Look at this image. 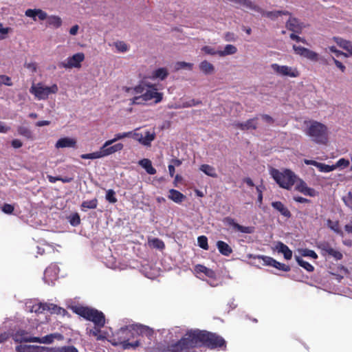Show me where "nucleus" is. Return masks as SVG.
Masks as SVG:
<instances>
[{
	"mask_svg": "<svg viewBox=\"0 0 352 352\" xmlns=\"http://www.w3.org/2000/svg\"><path fill=\"white\" fill-rule=\"evenodd\" d=\"M139 164L143 167L147 173L154 175L156 173V169L152 166L151 161L148 159H143L140 160Z\"/></svg>",
	"mask_w": 352,
	"mask_h": 352,
	"instance_id": "32",
	"label": "nucleus"
},
{
	"mask_svg": "<svg viewBox=\"0 0 352 352\" xmlns=\"http://www.w3.org/2000/svg\"><path fill=\"white\" fill-rule=\"evenodd\" d=\"M293 50L296 54L303 56L311 61L317 62L319 60L318 54L308 48L294 45Z\"/></svg>",
	"mask_w": 352,
	"mask_h": 352,
	"instance_id": "14",
	"label": "nucleus"
},
{
	"mask_svg": "<svg viewBox=\"0 0 352 352\" xmlns=\"http://www.w3.org/2000/svg\"><path fill=\"white\" fill-rule=\"evenodd\" d=\"M98 206V200L96 198L93 199L91 200L84 201L81 207L87 209H95Z\"/></svg>",
	"mask_w": 352,
	"mask_h": 352,
	"instance_id": "44",
	"label": "nucleus"
},
{
	"mask_svg": "<svg viewBox=\"0 0 352 352\" xmlns=\"http://www.w3.org/2000/svg\"><path fill=\"white\" fill-rule=\"evenodd\" d=\"M76 140L74 138H60L56 143V148H66V147H75Z\"/></svg>",
	"mask_w": 352,
	"mask_h": 352,
	"instance_id": "26",
	"label": "nucleus"
},
{
	"mask_svg": "<svg viewBox=\"0 0 352 352\" xmlns=\"http://www.w3.org/2000/svg\"><path fill=\"white\" fill-rule=\"evenodd\" d=\"M273 267L279 270H282V271L286 272L290 271V267L289 265H285L282 263H280V262L277 261L276 260Z\"/></svg>",
	"mask_w": 352,
	"mask_h": 352,
	"instance_id": "53",
	"label": "nucleus"
},
{
	"mask_svg": "<svg viewBox=\"0 0 352 352\" xmlns=\"http://www.w3.org/2000/svg\"><path fill=\"white\" fill-rule=\"evenodd\" d=\"M270 175L280 188L287 190L291 189L296 181V175L289 169L280 171L272 168L270 170Z\"/></svg>",
	"mask_w": 352,
	"mask_h": 352,
	"instance_id": "6",
	"label": "nucleus"
},
{
	"mask_svg": "<svg viewBox=\"0 0 352 352\" xmlns=\"http://www.w3.org/2000/svg\"><path fill=\"white\" fill-rule=\"evenodd\" d=\"M74 312L80 316L85 318L89 321H91L96 326L103 327L105 324V317L102 312L97 309L89 308L87 307H74Z\"/></svg>",
	"mask_w": 352,
	"mask_h": 352,
	"instance_id": "5",
	"label": "nucleus"
},
{
	"mask_svg": "<svg viewBox=\"0 0 352 352\" xmlns=\"http://www.w3.org/2000/svg\"><path fill=\"white\" fill-rule=\"evenodd\" d=\"M148 85V83L142 81L140 83H139L134 87H126L124 88V90L127 93H131L132 94L140 96L144 94Z\"/></svg>",
	"mask_w": 352,
	"mask_h": 352,
	"instance_id": "21",
	"label": "nucleus"
},
{
	"mask_svg": "<svg viewBox=\"0 0 352 352\" xmlns=\"http://www.w3.org/2000/svg\"><path fill=\"white\" fill-rule=\"evenodd\" d=\"M40 347L26 344H20L16 346V352H39Z\"/></svg>",
	"mask_w": 352,
	"mask_h": 352,
	"instance_id": "35",
	"label": "nucleus"
},
{
	"mask_svg": "<svg viewBox=\"0 0 352 352\" xmlns=\"http://www.w3.org/2000/svg\"><path fill=\"white\" fill-rule=\"evenodd\" d=\"M25 15L32 18L34 21H36V16L41 21L47 19V25L54 28H60L63 23L60 16L56 15L47 16V14L41 9H28L25 12Z\"/></svg>",
	"mask_w": 352,
	"mask_h": 352,
	"instance_id": "7",
	"label": "nucleus"
},
{
	"mask_svg": "<svg viewBox=\"0 0 352 352\" xmlns=\"http://www.w3.org/2000/svg\"><path fill=\"white\" fill-rule=\"evenodd\" d=\"M197 329H191L177 342L168 346L170 352H192L195 348L199 346Z\"/></svg>",
	"mask_w": 352,
	"mask_h": 352,
	"instance_id": "2",
	"label": "nucleus"
},
{
	"mask_svg": "<svg viewBox=\"0 0 352 352\" xmlns=\"http://www.w3.org/2000/svg\"><path fill=\"white\" fill-rule=\"evenodd\" d=\"M257 120H258V118L255 117V118L248 120L245 122H238V123L235 124V126L236 128H238L242 131H245V130H249V129L256 130L257 129V125H258Z\"/></svg>",
	"mask_w": 352,
	"mask_h": 352,
	"instance_id": "19",
	"label": "nucleus"
},
{
	"mask_svg": "<svg viewBox=\"0 0 352 352\" xmlns=\"http://www.w3.org/2000/svg\"><path fill=\"white\" fill-rule=\"evenodd\" d=\"M47 311L52 314H56L62 316H70L66 309L54 303L47 302Z\"/></svg>",
	"mask_w": 352,
	"mask_h": 352,
	"instance_id": "22",
	"label": "nucleus"
},
{
	"mask_svg": "<svg viewBox=\"0 0 352 352\" xmlns=\"http://www.w3.org/2000/svg\"><path fill=\"white\" fill-rule=\"evenodd\" d=\"M52 352H78V351L74 346H65L53 349Z\"/></svg>",
	"mask_w": 352,
	"mask_h": 352,
	"instance_id": "45",
	"label": "nucleus"
},
{
	"mask_svg": "<svg viewBox=\"0 0 352 352\" xmlns=\"http://www.w3.org/2000/svg\"><path fill=\"white\" fill-rule=\"evenodd\" d=\"M47 311V302H38L33 305L30 309L31 312L37 314H43Z\"/></svg>",
	"mask_w": 352,
	"mask_h": 352,
	"instance_id": "39",
	"label": "nucleus"
},
{
	"mask_svg": "<svg viewBox=\"0 0 352 352\" xmlns=\"http://www.w3.org/2000/svg\"><path fill=\"white\" fill-rule=\"evenodd\" d=\"M54 334L47 335L43 337H35L32 336L30 332L25 330L19 329L12 335V338L15 342H38L50 344L54 341Z\"/></svg>",
	"mask_w": 352,
	"mask_h": 352,
	"instance_id": "8",
	"label": "nucleus"
},
{
	"mask_svg": "<svg viewBox=\"0 0 352 352\" xmlns=\"http://www.w3.org/2000/svg\"><path fill=\"white\" fill-rule=\"evenodd\" d=\"M197 242L199 246L205 250H208L209 249L208 243V238L206 236H200L197 238Z\"/></svg>",
	"mask_w": 352,
	"mask_h": 352,
	"instance_id": "47",
	"label": "nucleus"
},
{
	"mask_svg": "<svg viewBox=\"0 0 352 352\" xmlns=\"http://www.w3.org/2000/svg\"><path fill=\"white\" fill-rule=\"evenodd\" d=\"M272 206L278 211L281 215L289 218L292 216V214L289 209L281 202L279 201H273L272 203Z\"/></svg>",
	"mask_w": 352,
	"mask_h": 352,
	"instance_id": "25",
	"label": "nucleus"
},
{
	"mask_svg": "<svg viewBox=\"0 0 352 352\" xmlns=\"http://www.w3.org/2000/svg\"><path fill=\"white\" fill-rule=\"evenodd\" d=\"M152 245L157 249L162 250L165 248L164 243L160 239L155 238L151 241Z\"/></svg>",
	"mask_w": 352,
	"mask_h": 352,
	"instance_id": "52",
	"label": "nucleus"
},
{
	"mask_svg": "<svg viewBox=\"0 0 352 352\" xmlns=\"http://www.w3.org/2000/svg\"><path fill=\"white\" fill-rule=\"evenodd\" d=\"M296 261L300 267H303L307 272H311L314 270V267L311 264L304 261L300 257L296 256Z\"/></svg>",
	"mask_w": 352,
	"mask_h": 352,
	"instance_id": "42",
	"label": "nucleus"
},
{
	"mask_svg": "<svg viewBox=\"0 0 352 352\" xmlns=\"http://www.w3.org/2000/svg\"><path fill=\"white\" fill-rule=\"evenodd\" d=\"M336 165L337 166L346 168L349 166V161L348 160H345L344 158H341L337 162Z\"/></svg>",
	"mask_w": 352,
	"mask_h": 352,
	"instance_id": "62",
	"label": "nucleus"
},
{
	"mask_svg": "<svg viewBox=\"0 0 352 352\" xmlns=\"http://www.w3.org/2000/svg\"><path fill=\"white\" fill-rule=\"evenodd\" d=\"M193 68V64L190 63H186L184 61H179L175 64V69L179 70L182 69H188V70H192Z\"/></svg>",
	"mask_w": 352,
	"mask_h": 352,
	"instance_id": "46",
	"label": "nucleus"
},
{
	"mask_svg": "<svg viewBox=\"0 0 352 352\" xmlns=\"http://www.w3.org/2000/svg\"><path fill=\"white\" fill-rule=\"evenodd\" d=\"M272 69L277 74L289 77H297L299 73L296 69H292L287 65H279L274 63L271 65Z\"/></svg>",
	"mask_w": 352,
	"mask_h": 352,
	"instance_id": "15",
	"label": "nucleus"
},
{
	"mask_svg": "<svg viewBox=\"0 0 352 352\" xmlns=\"http://www.w3.org/2000/svg\"><path fill=\"white\" fill-rule=\"evenodd\" d=\"M201 51L204 52V53H206L207 54H210V55H216V54L219 55V51L215 50L214 48H213L210 46H208V45L204 46L201 48Z\"/></svg>",
	"mask_w": 352,
	"mask_h": 352,
	"instance_id": "55",
	"label": "nucleus"
},
{
	"mask_svg": "<svg viewBox=\"0 0 352 352\" xmlns=\"http://www.w3.org/2000/svg\"><path fill=\"white\" fill-rule=\"evenodd\" d=\"M261 117L265 122L268 124H272L274 122V118L267 114H262L261 115Z\"/></svg>",
	"mask_w": 352,
	"mask_h": 352,
	"instance_id": "64",
	"label": "nucleus"
},
{
	"mask_svg": "<svg viewBox=\"0 0 352 352\" xmlns=\"http://www.w3.org/2000/svg\"><path fill=\"white\" fill-rule=\"evenodd\" d=\"M163 94L157 91L155 85L148 83L145 92L142 95L135 96L131 99L132 104H144L146 102L154 100L155 103H159L162 100Z\"/></svg>",
	"mask_w": 352,
	"mask_h": 352,
	"instance_id": "9",
	"label": "nucleus"
},
{
	"mask_svg": "<svg viewBox=\"0 0 352 352\" xmlns=\"http://www.w3.org/2000/svg\"><path fill=\"white\" fill-rule=\"evenodd\" d=\"M296 190L305 195H308L310 197H314L316 195L315 190L314 188L308 187L305 182H304L301 179H298V183L296 186Z\"/></svg>",
	"mask_w": 352,
	"mask_h": 352,
	"instance_id": "18",
	"label": "nucleus"
},
{
	"mask_svg": "<svg viewBox=\"0 0 352 352\" xmlns=\"http://www.w3.org/2000/svg\"><path fill=\"white\" fill-rule=\"evenodd\" d=\"M223 223L231 226L234 230L245 234H252L255 231L254 226H243L235 222L232 217H227L223 220Z\"/></svg>",
	"mask_w": 352,
	"mask_h": 352,
	"instance_id": "13",
	"label": "nucleus"
},
{
	"mask_svg": "<svg viewBox=\"0 0 352 352\" xmlns=\"http://www.w3.org/2000/svg\"><path fill=\"white\" fill-rule=\"evenodd\" d=\"M248 258H258L263 261L265 265L274 266L276 260L272 257L265 256V255H253L249 254Z\"/></svg>",
	"mask_w": 352,
	"mask_h": 352,
	"instance_id": "33",
	"label": "nucleus"
},
{
	"mask_svg": "<svg viewBox=\"0 0 352 352\" xmlns=\"http://www.w3.org/2000/svg\"><path fill=\"white\" fill-rule=\"evenodd\" d=\"M116 47L119 51H120L122 52H124L128 50L127 45L124 42H122V41H120V42L117 43L116 44Z\"/></svg>",
	"mask_w": 352,
	"mask_h": 352,
	"instance_id": "59",
	"label": "nucleus"
},
{
	"mask_svg": "<svg viewBox=\"0 0 352 352\" xmlns=\"http://www.w3.org/2000/svg\"><path fill=\"white\" fill-rule=\"evenodd\" d=\"M199 169L208 176H210L213 178L217 177V174L216 173L215 168L210 165L202 164L200 166Z\"/></svg>",
	"mask_w": 352,
	"mask_h": 352,
	"instance_id": "34",
	"label": "nucleus"
},
{
	"mask_svg": "<svg viewBox=\"0 0 352 352\" xmlns=\"http://www.w3.org/2000/svg\"><path fill=\"white\" fill-rule=\"evenodd\" d=\"M133 134L131 131L129 132H124V133H120L115 135L114 138L106 141V145H111L116 141L132 136Z\"/></svg>",
	"mask_w": 352,
	"mask_h": 352,
	"instance_id": "37",
	"label": "nucleus"
},
{
	"mask_svg": "<svg viewBox=\"0 0 352 352\" xmlns=\"http://www.w3.org/2000/svg\"><path fill=\"white\" fill-rule=\"evenodd\" d=\"M306 133L317 144H326L328 142L327 127L317 121H310Z\"/></svg>",
	"mask_w": 352,
	"mask_h": 352,
	"instance_id": "4",
	"label": "nucleus"
},
{
	"mask_svg": "<svg viewBox=\"0 0 352 352\" xmlns=\"http://www.w3.org/2000/svg\"><path fill=\"white\" fill-rule=\"evenodd\" d=\"M14 206L9 204H4L2 207V210L6 214H12L14 211Z\"/></svg>",
	"mask_w": 352,
	"mask_h": 352,
	"instance_id": "58",
	"label": "nucleus"
},
{
	"mask_svg": "<svg viewBox=\"0 0 352 352\" xmlns=\"http://www.w3.org/2000/svg\"><path fill=\"white\" fill-rule=\"evenodd\" d=\"M18 134L26 138L28 140H32L33 135L32 131L27 127L19 126L17 128Z\"/></svg>",
	"mask_w": 352,
	"mask_h": 352,
	"instance_id": "43",
	"label": "nucleus"
},
{
	"mask_svg": "<svg viewBox=\"0 0 352 352\" xmlns=\"http://www.w3.org/2000/svg\"><path fill=\"white\" fill-rule=\"evenodd\" d=\"M131 329L137 334L142 336H146L151 340L154 336V331L151 327L142 324H131Z\"/></svg>",
	"mask_w": 352,
	"mask_h": 352,
	"instance_id": "16",
	"label": "nucleus"
},
{
	"mask_svg": "<svg viewBox=\"0 0 352 352\" xmlns=\"http://www.w3.org/2000/svg\"><path fill=\"white\" fill-rule=\"evenodd\" d=\"M329 50L331 52L334 53L336 57H339L340 56H344V57H348L347 54H346L340 50H337L335 46L329 47Z\"/></svg>",
	"mask_w": 352,
	"mask_h": 352,
	"instance_id": "57",
	"label": "nucleus"
},
{
	"mask_svg": "<svg viewBox=\"0 0 352 352\" xmlns=\"http://www.w3.org/2000/svg\"><path fill=\"white\" fill-rule=\"evenodd\" d=\"M85 59V54L82 52L76 53L72 56L68 57L63 61L58 63V67L60 69H72V68H80L81 67V63Z\"/></svg>",
	"mask_w": 352,
	"mask_h": 352,
	"instance_id": "11",
	"label": "nucleus"
},
{
	"mask_svg": "<svg viewBox=\"0 0 352 352\" xmlns=\"http://www.w3.org/2000/svg\"><path fill=\"white\" fill-rule=\"evenodd\" d=\"M318 168L321 172L329 173L334 170L333 166H329L322 163H318Z\"/></svg>",
	"mask_w": 352,
	"mask_h": 352,
	"instance_id": "50",
	"label": "nucleus"
},
{
	"mask_svg": "<svg viewBox=\"0 0 352 352\" xmlns=\"http://www.w3.org/2000/svg\"><path fill=\"white\" fill-rule=\"evenodd\" d=\"M12 86L13 85L11 78L6 75H0V86L1 85Z\"/></svg>",
	"mask_w": 352,
	"mask_h": 352,
	"instance_id": "49",
	"label": "nucleus"
},
{
	"mask_svg": "<svg viewBox=\"0 0 352 352\" xmlns=\"http://www.w3.org/2000/svg\"><path fill=\"white\" fill-rule=\"evenodd\" d=\"M290 38L296 41L297 42H301L305 44H307V41L304 38H301L299 36L295 34L294 33H292L289 36Z\"/></svg>",
	"mask_w": 352,
	"mask_h": 352,
	"instance_id": "61",
	"label": "nucleus"
},
{
	"mask_svg": "<svg viewBox=\"0 0 352 352\" xmlns=\"http://www.w3.org/2000/svg\"><path fill=\"white\" fill-rule=\"evenodd\" d=\"M201 71L205 74H210L213 73L214 67L212 64L207 60H204L199 64Z\"/></svg>",
	"mask_w": 352,
	"mask_h": 352,
	"instance_id": "36",
	"label": "nucleus"
},
{
	"mask_svg": "<svg viewBox=\"0 0 352 352\" xmlns=\"http://www.w3.org/2000/svg\"><path fill=\"white\" fill-rule=\"evenodd\" d=\"M202 103L200 100L192 99L189 101H186L183 103V107H191L194 106L199 105Z\"/></svg>",
	"mask_w": 352,
	"mask_h": 352,
	"instance_id": "56",
	"label": "nucleus"
},
{
	"mask_svg": "<svg viewBox=\"0 0 352 352\" xmlns=\"http://www.w3.org/2000/svg\"><path fill=\"white\" fill-rule=\"evenodd\" d=\"M276 249L279 252L283 254L284 257L287 260H289L292 257V250L283 243L278 242L276 245Z\"/></svg>",
	"mask_w": 352,
	"mask_h": 352,
	"instance_id": "31",
	"label": "nucleus"
},
{
	"mask_svg": "<svg viewBox=\"0 0 352 352\" xmlns=\"http://www.w3.org/2000/svg\"><path fill=\"white\" fill-rule=\"evenodd\" d=\"M195 271L197 274L203 273L207 277L210 278H216L215 272L213 270L208 268L203 265L198 264V265H195Z\"/></svg>",
	"mask_w": 352,
	"mask_h": 352,
	"instance_id": "27",
	"label": "nucleus"
},
{
	"mask_svg": "<svg viewBox=\"0 0 352 352\" xmlns=\"http://www.w3.org/2000/svg\"><path fill=\"white\" fill-rule=\"evenodd\" d=\"M80 157L84 160H87V159L94 160V159L104 157L102 147H100V148L98 151H96V152L91 153L82 154L80 155Z\"/></svg>",
	"mask_w": 352,
	"mask_h": 352,
	"instance_id": "41",
	"label": "nucleus"
},
{
	"mask_svg": "<svg viewBox=\"0 0 352 352\" xmlns=\"http://www.w3.org/2000/svg\"><path fill=\"white\" fill-rule=\"evenodd\" d=\"M133 137L144 146H151V143L154 140L155 135L153 133L146 131L144 135L139 133H134Z\"/></svg>",
	"mask_w": 352,
	"mask_h": 352,
	"instance_id": "17",
	"label": "nucleus"
},
{
	"mask_svg": "<svg viewBox=\"0 0 352 352\" xmlns=\"http://www.w3.org/2000/svg\"><path fill=\"white\" fill-rule=\"evenodd\" d=\"M69 223L73 226H76L80 224V219L78 213L73 214L69 217Z\"/></svg>",
	"mask_w": 352,
	"mask_h": 352,
	"instance_id": "54",
	"label": "nucleus"
},
{
	"mask_svg": "<svg viewBox=\"0 0 352 352\" xmlns=\"http://www.w3.org/2000/svg\"><path fill=\"white\" fill-rule=\"evenodd\" d=\"M217 248L219 252L223 256H229L232 253V248L223 241H218L217 242Z\"/></svg>",
	"mask_w": 352,
	"mask_h": 352,
	"instance_id": "29",
	"label": "nucleus"
},
{
	"mask_svg": "<svg viewBox=\"0 0 352 352\" xmlns=\"http://www.w3.org/2000/svg\"><path fill=\"white\" fill-rule=\"evenodd\" d=\"M317 248L320 250L321 254L324 256L333 257L336 261L342 259L343 255L340 251L333 248L327 241H320L317 243Z\"/></svg>",
	"mask_w": 352,
	"mask_h": 352,
	"instance_id": "12",
	"label": "nucleus"
},
{
	"mask_svg": "<svg viewBox=\"0 0 352 352\" xmlns=\"http://www.w3.org/2000/svg\"><path fill=\"white\" fill-rule=\"evenodd\" d=\"M335 42L342 49L346 50L348 52L350 48L352 46V42L349 41L344 40L342 38L334 37L333 38Z\"/></svg>",
	"mask_w": 352,
	"mask_h": 352,
	"instance_id": "38",
	"label": "nucleus"
},
{
	"mask_svg": "<svg viewBox=\"0 0 352 352\" xmlns=\"http://www.w3.org/2000/svg\"><path fill=\"white\" fill-rule=\"evenodd\" d=\"M101 328L99 326H96L94 327V329H90L89 331V336H93L94 337L97 336L100 333H101Z\"/></svg>",
	"mask_w": 352,
	"mask_h": 352,
	"instance_id": "60",
	"label": "nucleus"
},
{
	"mask_svg": "<svg viewBox=\"0 0 352 352\" xmlns=\"http://www.w3.org/2000/svg\"><path fill=\"white\" fill-rule=\"evenodd\" d=\"M58 91V87L56 84L50 87H45L40 82L36 85H33L30 89V92L38 100H47L50 94H56Z\"/></svg>",
	"mask_w": 352,
	"mask_h": 352,
	"instance_id": "10",
	"label": "nucleus"
},
{
	"mask_svg": "<svg viewBox=\"0 0 352 352\" xmlns=\"http://www.w3.org/2000/svg\"><path fill=\"white\" fill-rule=\"evenodd\" d=\"M287 28L295 33H300L302 30V24L296 18L290 17L286 23Z\"/></svg>",
	"mask_w": 352,
	"mask_h": 352,
	"instance_id": "23",
	"label": "nucleus"
},
{
	"mask_svg": "<svg viewBox=\"0 0 352 352\" xmlns=\"http://www.w3.org/2000/svg\"><path fill=\"white\" fill-rule=\"evenodd\" d=\"M102 149L104 157L110 155L116 152L120 151L123 149L124 145L122 143H118L113 146L106 145V142L102 145Z\"/></svg>",
	"mask_w": 352,
	"mask_h": 352,
	"instance_id": "20",
	"label": "nucleus"
},
{
	"mask_svg": "<svg viewBox=\"0 0 352 352\" xmlns=\"http://www.w3.org/2000/svg\"><path fill=\"white\" fill-rule=\"evenodd\" d=\"M106 199L112 204H115L117 202V199L116 197V192L113 190L109 189L107 191L106 194Z\"/></svg>",
	"mask_w": 352,
	"mask_h": 352,
	"instance_id": "48",
	"label": "nucleus"
},
{
	"mask_svg": "<svg viewBox=\"0 0 352 352\" xmlns=\"http://www.w3.org/2000/svg\"><path fill=\"white\" fill-rule=\"evenodd\" d=\"M168 76V69L165 67H160L153 72L151 78L163 80Z\"/></svg>",
	"mask_w": 352,
	"mask_h": 352,
	"instance_id": "30",
	"label": "nucleus"
},
{
	"mask_svg": "<svg viewBox=\"0 0 352 352\" xmlns=\"http://www.w3.org/2000/svg\"><path fill=\"white\" fill-rule=\"evenodd\" d=\"M254 12L259 13L262 14L263 16H267V18H270L272 20L276 19L278 16L284 14V15H289L290 13L288 11H280V10H275V11H264L262 8H260V11H254Z\"/></svg>",
	"mask_w": 352,
	"mask_h": 352,
	"instance_id": "24",
	"label": "nucleus"
},
{
	"mask_svg": "<svg viewBox=\"0 0 352 352\" xmlns=\"http://www.w3.org/2000/svg\"><path fill=\"white\" fill-rule=\"evenodd\" d=\"M237 52V48L233 45H226L223 50L219 51V56H225L227 55L234 54Z\"/></svg>",
	"mask_w": 352,
	"mask_h": 352,
	"instance_id": "40",
	"label": "nucleus"
},
{
	"mask_svg": "<svg viewBox=\"0 0 352 352\" xmlns=\"http://www.w3.org/2000/svg\"><path fill=\"white\" fill-rule=\"evenodd\" d=\"M301 255L302 256H309L314 259L318 258L317 254L314 250L309 249H303L301 252Z\"/></svg>",
	"mask_w": 352,
	"mask_h": 352,
	"instance_id": "51",
	"label": "nucleus"
},
{
	"mask_svg": "<svg viewBox=\"0 0 352 352\" xmlns=\"http://www.w3.org/2000/svg\"><path fill=\"white\" fill-rule=\"evenodd\" d=\"M24 67H26L28 69L32 70V72H35L37 69L36 64L35 63H25L24 64Z\"/></svg>",
	"mask_w": 352,
	"mask_h": 352,
	"instance_id": "63",
	"label": "nucleus"
},
{
	"mask_svg": "<svg viewBox=\"0 0 352 352\" xmlns=\"http://www.w3.org/2000/svg\"><path fill=\"white\" fill-rule=\"evenodd\" d=\"M133 338V330L129 325L121 327L113 333L109 342L113 346H120L122 350L135 349L140 345V342L138 340L130 342Z\"/></svg>",
	"mask_w": 352,
	"mask_h": 352,
	"instance_id": "1",
	"label": "nucleus"
},
{
	"mask_svg": "<svg viewBox=\"0 0 352 352\" xmlns=\"http://www.w3.org/2000/svg\"><path fill=\"white\" fill-rule=\"evenodd\" d=\"M168 197L177 204L182 203L186 199V196L184 194L175 189H170L169 190Z\"/></svg>",
	"mask_w": 352,
	"mask_h": 352,
	"instance_id": "28",
	"label": "nucleus"
},
{
	"mask_svg": "<svg viewBox=\"0 0 352 352\" xmlns=\"http://www.w3.org/2000/svg\"><path fill=\"white\" fill-rule=\"evenodd\" d=\"M199 346H205L210 349L226 348V342L220 336L205 330L197 329Z\"/></svg>",
	"mask_w": 352,
	"mask_h": 352,
	"instance_id": "3",
	"label": "nucleus"
}]
</instances>
